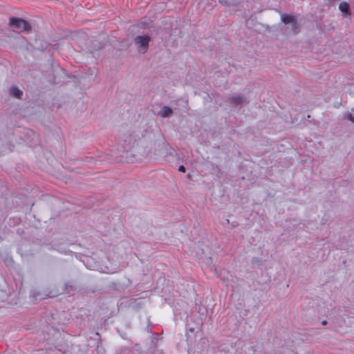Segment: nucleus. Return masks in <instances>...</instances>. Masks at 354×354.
I'll use <instances>...</instances> for the list:
<instances>
[{
	"label": "nucleus",
	"instance_id": "f257e3e1",
	"mask_svg": "<svg viewBox=\"0 0 354 354\" xmlns=\"http://www.w3.org/2000/svg\"><path fill=\"white\" fill-rule=\"evenodd\" d=\"M66 311H50L48 321L50 324L66 325L68 324V318H66Z\"/></svg>",
	"mask_w": 354,
	"mask_h": 354
},
{
	"label": "nucleus",
	"instance_id": "f03ea898",
	"mask_svg": "<svg viewBox=\"0 0 354 354\" xmlns=\"http://www.w3.org/2000/svg\"><path fill=\"white\" fill-rule=\"evenodd\" d=\"M9 24L12 27L19 29L21 31H30L31 25L26 20L18 17H10Z\"/></svg>",
	"mask_w": 354,
	"mask_h": 354
},
{
	"label": "nucleus",
	"instance_id": "7ed1b4c3",
	"mask_svg": "<svg viewBox=\"0 0 354 354\" xmlns=\"http://www.w3.org/2000/svg\"><path fill=\"white\" fill-rule=\"evenodd\" d=\"M150 37L147 35H138L134 39V43L138 46V52L145 53L149 48Z\"/></svg>",
	"mask_w": 354,
	"mask_h": 354
},
{
	"label": "nucleus",
	"instance_id": "20e7f679",
	"mask_svg": "<svg viewBox=\"0 0 354 354\" xmlns=\"http://www.w3.org/2000/svg\"><path fill=\"white\" fill-rule=\"evenodd\" d=\"M136 141V139L133 138L131 134H125L123 136L120 145L122 146L123 151H128L134 147Z\"/></svg>",
	"mask_w": 354,
	"mask_h": 354
},
{
	"label": "nucleus",
	"instance_id": "39448f33",
	"mask_svg": "<svg viewBox=\"0 0 354 354\" xmlns=\"http://www.w3.org/2000/svg\"><path fill=\"white\" fill-rule=\"evenodd\" d=\"M143 351L139 344L132 347L122 346L115 351V354H142Z\"/></svg>",
	"mask_w": 354,
	"mask_h": 354
},
{
	"label": "nucleus",
	"instance_id": "423d86ee",
	"mask_svg": "<svg viewBox=\"0 0 354 354\" xmlns=\"http://www.w3.org/2000/svg\"><path fill=\"white\" fill-rule=\"evenodd\" d=\"M228 100L230 103L235 104V105H239L243 103H248L246 99L244 97L241 96V95H237V96L230 95L228 97Z\"/></svg>",
	"mask_w": 354,
	"mask_h": 354
},
{
	"label": "nucleus",
	"instance_id": "0eeeda50",
	"mask_svg": "<svg viewBox=\"0 0 354 354\" xmlns=\"http://www.w3.org/2000/svg\"><path fill=\"white\" fill-rule=\"evenodd\" d=\"M95 336L97 337V344H96V348H95L96 354H104L106 351L102 345L101 335H100L99 333L97 332V333H95Z\"/></svg>",
	"mask_w": 354,
	"mask_h": 354
},
{
	"label": "nucleus",
	"instance_id": "6e6552de",
	"mask_svg": "<svg viewBox=\"0 0 354 354\" xmlns=\"http://www.w3.org/2000/svg\"><path fill=\"white\" fill-rule=\"evenodd\" d=\"M281 20L285 24H294L295 26L296 24V17L294 15H289L285 13L281 14Z\"/></svg>",
	"mask_w": 354,
	"mask_h": 354
},
{
	"label": "nucleus",
	"instance_id": "1a4fd4ad",
	"mask_svg": "<svg viewBox=\"0 0 354 354\" xmlns=\"http://www.w3.org/2000/svg\"><path fill=\"white\" fill-rule=\"evenodd\" d=\"M173 113L172 109L167 106H163L159 112V115L162 118H167Z\"/></svg>",
	"mask_w": 354,
	"mask_h": 354
},
{
	"label": "nucleus",
	"instance_id": "9d476101",
	"mask_svg": "<svg viewBox=\"0 0 354 354\" xmlns=\"http://www.w3.org/2000/svg\"><path fill=\"white\" fill-rule=\"evenodd\" d=\"M339 9L342 12L347 15H350V6L349 4L346 2H341L339 5Z\"/></svg>",
	"mask_w": 354,
	"mask_h": 354
},
{
	"label": "nucleus",
	"instance_id": "9b49d317",
	"mask_svg": "<svg viewBox=\"0 0 354 354\" xmlns=\"http://www.w3.org/2000/svg\"><path fill=\"white\" fill-rule=\"evenodd\" d=\"M242 0H219V3L225 6H236Z\"/></svg>",
	"mask_w": 354,
	"mask_h": 354
},
{
	"label": "nucleus",
	"instance_id": "f8f14e48",
	"mask_svg": "<svg viewBox=\"0 0 354 354\" xmlns=\"http://www.w3.org/2000/svg\"><path fill=\"white\" fill-rule=\"evenodd\" d=\"M11 94L17 99H21L23 92L17 87H12L10 90Z\"/></svg>",
	"mask_w": 354,
	"mask_h": 354
},
{
	"label": "nucleus",
	"instance_id": "ddd939ff",
	"mask_svg": "<svg viewBox=\"0 0 354 354\" xmlns=\"http://www.w3.org/2000/svg\"><path fill=\"white\" fill-rule=\"evenodd\" d=\"M158 341V337H152V339L151 340V348H152L153 351H151V354H154V351L157 350Z\"/></svg>",
	"mask_w": 354,
	"mask_h": 354
},
{
	"label": "nucleus",
	"instance_id": "4468645a",
	"mask_svg": "<svg viewBox=\"0 0 354 354\" xmlns=\"http://www.w3.org/2000/svg\"><path fill=\"white\" fill-rule=\"evenodd\" d=\"M55 349L59 351L62 354H65L68 351L67 347L61 344L55 346Z\"/></svg>",
	"mask_w": 354,
	"mask_h": 354
},
{
	"label": "nucleus",
	"instance_id": "2eb2a0df",
	"mask_svg": "<svg viewBox=\"0 0 354 354\" xmlns=\"http://www.w3.org/2000/svg\"><path fill=\"white\" fill-rule=\"evenodd\" d=\"M131 302L130 304L129 307H131V308H140V307H141L140 303V302H137V300L131 299Z\"/></svg>",
	"mask_w": 354,
	"mask_h": 354
},
{
	"label": "nucleus",
	"instance_id": "dca6fc26",
	"mask_svg": "<svg viewBox=\"0 0 354 354\" xmlns=\"http://www.w3.org/2000/svg\"><path fill=\"white\" fill-rule=\"evenodd\" d=\"M66 290L69 292L74 289V285L72 283H68L65 285Z\"/></svg>",
	"mask_w": 354,
	"mask_h": 354
},
{
	"label": "nucleus",
	"instance_id": "f3484780",
	"mask_svg": "<svg viewBox=\"0 0 354 354\" xmlns=\"http://www.w3.org/2000/svg\"><path fill=\"white\" fill-rule=\"evenodd\" d=\"M147 328H150V331L152 330L153 327L154 326V324L150 321L149 318L147 319Z\"/></svg>",
	"mask_w": 354,
	"mask_h": 354
},
{
	"label": "nucleus",
	"instance_id": "a211bd4d",
	"mask_svg": "<svg viewBox=\"0 0 354 354\" xmlns=\"http://www.w3.org/2000/svg\"><path fill=\"white\" fill-rule=\"evenodd\" d=\"M292 24V30H295L296 29H297L299 28V24H298L297 20H296V24L295 26H294V24Z\"/></svg>",
	"mask_w": 354,
	"mask_h": 354
},
{
	"label": "nucleus",
	"instance_id": "6ab92c4d",
	"mask_svg": "<svg viewBox=\"0 0 354 354\" xmlns=\"http://www.w3.org/2000/svg\"><path fill=\"white\" fill-rule=\"evenodd\" d=\"M178 171H180L181 172H185L186 169H185V167L183 165H180L178 167Z\"/></svg>",
	"mask_w": 354,
	"mask_h": 354
},
{
	"label": "nucleus",
	"instance_id": "aec40b11",
	"mask_svg": "<svg viewBox=\"0 0 354 354\" xmlns=\"http://www.w3.org/2000/svg\"><path fill=\"white\" fill-rule=\"evenodd\" d=\"M348 119L351 120L353 123H354V117L351 114L348 115Z\"/></svg>",
	"mask_w": 354,
	"mask_h": 354
},
{
	"label": "nucleus",
	"instance_id": "412c9836",
	"mask_svg": "<svg viewBox=\"0 0 354 354\" xmlns=\"http://www.w3.org/2000/svg\"><path fill=\"white\" fill-rule=\"evenodd\" d=\"M188 331H189V332H190V333H194V331H195V328H192H192H189L188 329Z\"/></svg>",
	"mask_w": 354,
	"mask_h": 354
},
{
	"label": "nucleus",
	"instance_id": "4be33fe9",
	"mask_svg": "<svg viewBox=\"0 0 354 354\" xmlns=\"http://www.w3.org/2000/svg\"><path fill=\"white\" fill-rule=\"evenodd\" d=\"M187 341H192V338L191 335H189L188 334L187 336Z\"/></svg>",
	"mask_w": 354,
	"mask_h": 354
},
{
	"label": "nucleus",
	"instance_id": "5701e85b",
	"mask_svg": "<svg viewBox=\"0 0 354 354\" xmlns=\"http://www.w3.org/2000/svg\"><path fill=\"white\" fill-rule=\"evenodd\" d=\"M322 325H326V324H327V321H326V320H323V321L322 322Z\"/></svg>",
	"mask_w": 354,
	"mask_h": 354
},
{
	"label": "nucleus",
	"instance_id": "b1692460",
	"mask_svg": "<svg viewBox=\"0 0 354 354\" xmlns=\"http://www.w3.org/2000/svg\"><path fill=\"white\" fill-rule=\"evenodd\" d=\"M106 321H107V319H104L103 320V322L102 323V324H103V325H104V326H105V325H106Z\"/></svg>",
	"mask_w": 354,
	"mask_h": 354
},
{
	"label": "nucleus",
	"instance_id": "393cba45",
	"mask_svg": "<svg viewBox=\"0 0 354 354\" xmlns=\"http://www.w3.org/2000/svg\"><path fill=\"white\" fill-rule=\"evenodd\" d=\"M201 341L202 342V344L205 343V339L201 338Z\"/></svg>",
	"mask_w": 354,
	"mask_h": 354
},
{
	"label": "nucleus",
	"instance_id": "a878e982",
	"mask_svg": "<svg viewBox=\"0 0 354 354\" xmlns=\"http://www.w3.org/2000/svg\"><path fill=\"white\" fill-rule=\"evenodd\" d=\"M102 48V46H101V44L98 46V48Z\"/></svg>",
	"mask_w": 354,
	"mask_h": 354
},
{
	"label": "nucleus",
	"instance_id": "bb28decb",
	"mask_svg": "<svg viewBox=\"0 0 354 354\" xmlns=\"http://www.w3.org/2000/svg\"><path fill=\"white\" fill-rule=\"evenodd\" d=\"M213 310H211V315H210V317L212 315V313H213Z\"/></svg>",
	"mask_w": 354,
	"mask_h": 354
}]
</instances>
